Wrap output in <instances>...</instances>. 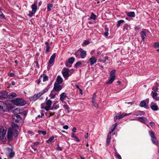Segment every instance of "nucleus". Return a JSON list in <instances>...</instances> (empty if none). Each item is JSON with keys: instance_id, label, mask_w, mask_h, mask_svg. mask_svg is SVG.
<instances>
[{"instance_id": "obj_1", "label": "nucleus", "mask_w": 159, "mask_h": 159, "mask_svg": "<svg viewBox=\"0 0 159 159\" xmlns=\"http://www.w3.org/2000/svg\"><path fill=\"white\" fill-rule=\"evenodd\" d=\"M49 89V87L48 86L44 89L39 92V93L35 94L32 97L30 98V100L32 101H35L37 99H39V98L42 95H43L44 93L48 92Z\"/></svg>"}, {"instance_id": "obj_2", "label": "nucleus", "mask_w": 159, "mask_h": 159, "mask_svg": "<svg viewBox=\"0 0 159 159\" xmlns=\"http://www.w3.org/2000/svg\"><path fill=\"white\" fill-rule=\"evenodd\" d=\"M11 102L17 106H23L26 103V102L22 98H16L12 100Z\"/></svg>"}, {"instance_id": "obj_3", "label": "nucleus", "mask_w": 159, "mask_h": 159, "mask_svg": "<svg viewBox=\"0 0 159 159\" xmlns=\"http://www.w3.org/2000/svg\"><path fill=\"white\" fill-rule=\"evenodd\" d=\"M18 135V134H16L14 132L12 131L11 129H9L7 134V136L8 139L10 141H12L13 137H16Z\"/></svg>"}, {"instance_id": "obj_4", "label": "nucleus", "mask_w": 159, "mask_h": 159, "mask_svg": "<svg viewBox=\"0 0 159 159\" xmlns=\"http://www.w3.org/2000/svg\"><path fill=\"white\" fill-rule=\"evenodd\" d=\"M56 53H54L51 56L50 60L49 61V64L47 66V70H50V67L54 64V62L55 58L56 57Z\"/></svg>"}, {"instance_id": "obj_5", "label": "nucleus", "mask_w": 159, "mask_h": 159, "mask_svg": "<svg viewBox=\"0 0 159 159\" xmlns=\"http://www.w3.org/2000/svg\"><path fill=\"white\" fill-rule=\"evenodd\" d=\"M131 114V113H124L121 114L120 113L117 114L116 116L114 117V120L115 122L116 121L117 119H120L123 118V117L127 116H129Z\"/></svg>"}, {"instance_id": "obj_6", "label": "nucleus", "mask_w": 159, "mask_h": 159, "mask_svg": "<svg viewBox=\"0 0 159 159\" xmlns=\"http://www.w3.org/2000/svg\"><path fill=\"white\" fill-rule=\"evenodd\" d=\"M152 90H153V91L151 92V95L152 96V98L156 100H159V97H157V91L158 90L157 87L156 88H155L154 87H153L152 88Z\"/></svg>"}, {"instance_id": "obj_7", "label": "nucleus", "mask_w": 159, "mask_h": 159, "mask_svg": "<svg viewBox=\"0 0 159 159\" xmlns=\"http://www.w3.org/2000/svg\"><path fill=\"white\" fill-rule=\"evenodd\" d=\"M32 12H30L28 14V16L30 17L32 16L34 14L37 10V5L35 4H33L31 6Z\"/></svg>"}, {"instance_id": "obj_8", "label": "nucleus", "mask_w": 159, "mask_h": 159, "mask_svg": "<svg viewBox=\"0 0 159 159\" xmlns=\"http://www.w3.org/2000/svg\"><path fill=\"white\" fill-rule=\"evenodd\" d=\"M7 108V104L2 101H0V111H6Z\"/></svg>"}, {"instance_id": "obj_9", "label": "nucleus", "mask_w": 159, "mask_h": 159, "mask_svg": "<svg viewBox=\"0 0 159 159\" xmlns=\"http://www.w3.org/2000/svg\"><path fill=\"white\" fill-rule=\"evenodd\" d=\"M8 98L7 92L5 90L0 92V99L4 100Z\"/></svg>"}, {"instance_id": "obj_10", "label": "nucleus", "mask_w": 159, "mask_h": 159, "mask_svg": "<svg viewBox=\"0 0 159 159\" xmlns=\"http://www.w3.org/2000/svg\"><path fill=\"white\" fill-rule=\"evenodd\" d=\"M19 128L18 125L15 123H12V127L9 129H11L12 130L15 132L16 134H18V129Z\"/></svg>"}, {"instance_id": "obj_11", "label": "nucleus", "mask_w": 159, "mask_h": 159, "mask_svg": "<svg viewBox=\"0 0 159 159\" xmlns=\"http://www.w3.org/2000/svg\"><path fill=\"white\" fill-rule=\"evenodd\" d=\"M48 97H47L46 99V104L47 107H45V109L46 111H48L49 110H51V105L52 103V101L50 99H48Z\"/></svg>"}, {"instance_id": "obj_12", "label": "nucleus", "mask_w": 159, "mask_h": 159, "mask_svg": "<svg viewBox=\"0 0 159 159\" xmlns=\"http://www.w3.org/2000/svg\"><path fill=\"white\" fill-rule=\"evenodd\" d=\"M12 119L14 121L16 122H20L22 121V118L19 115H14L12 116Z\"/></svg>"}, {"instance_id": "obj_13", "label": "nucleus", "mask_w": 159, "mask_h": 159, "mask_svg": "<svg viewBox=\"0 0 159 159\" xmlns=\"http://www.w3.org/2000/svg\"><path fill=\"white\" fill-rule=\"evenodd\" d=\"M69 70L67 68H64L62 70V74L63 77L66 78L68 77L69 75Z\"/></svg>"}, {"instance_id": "obj_14", "label": "nucleus", "mask_w": 159, "mask_h": 159, "mask_svg": "<svg viewBox=\"0 0 159 159\" xmlns=\"http://www.w3.org/2000/svg\"><path fill=\"white\" fill-rule=\"evenodd\" d=\"M6 130L3 127L0 128V139L2 140L6 134Z\"/></svg>"}, {"instance_id": "obj_15", "label": "nucleus", "mask_w": 159, "mask_h": 159, "mask_svg": "<svg viewBox=\"0 0 159 159\" xmlns=\"http://www.w3.org/2000/svg\"><path fill=\"white\" fill-rule=\"evenodd\" d=\"M135 120H137L140 121L144 123L147 125V126L148 127H149V125L147 124V123H148V121L146 118L144 117H139L137 118Z\"/></svg>"}, {"instance_id": "obj_16", "label": "nucleus", "mask_w": 159, "mask_h": 159, "mask_svg": "<svg viewBox=\"0 0 159 159\" xmlns=\"http://www.w3.org/2000/svg\"><path fill=\"white\" fill-rule=\"evenodd\" d=\"M60 84L58 83H57V82H55L53 89L55 91H59L61 89L62 87Z\"/></svg>"}, {"instance_id": "obj_17", "label": "nucleus", "mask_w": 159, "mask_h": 159, "mask_svg": "<svg viewBox=\"0 0 159 159\" xmlns=\"http://www.w3.org/2000/svg\"><path fill=\"white\" fill-rule=\"evenodd\" d=\"M13 112L15 115H18V114H23V115H25V111H20V109L16 108L14 110Z\"/></svg>"}, {"instance_id": "obj_18", "label": "nucleus", "mask_w": 159, "mask_h": 159, "mask_svg": "<svg viewBox=\"0 0 159 159\" xmlns=\"http://www.w3.org/2000/svg\"><path fill=\"white\" fill-rule=\"evenodd\" d=\"M79 51L80 52V55L82 58H84L85 57L86 55V52L83 49H81Z\"/></svg>"}, {"instance_id": "obj_19", "label": "nucleus", "mask_w": 159, "mask_h": 159, "mask_svg": "<svg viewBox=\"0 0 159 159\" xmlns=\"http://www.w3.org/2000/svg\"><path fill=\"white\" fill-rule=\"evenodd\" d=\"M151 109L154 111H156L158 110V107L156 104L154 102H152L151 104Z\"/></svg>"}, {"instance_id": "obj_20", "label": "nucleus", "mask_w": 159, "mask_h": 159, "mask_svg": "<svg viewBox=\"0 0 159 159\" xmlns=\"http://www.w3.org/2000/svg\"><path fill=\"white\" fill-rule=\"evenodd\" d=\"M63 79L62 77L60 75H58L57 78L55 82L61 84L63 82Z\"/></svg>"}, {"instance_id": "obj_21", "label": "nucleus", "mask_w": 159, "mask_h": 159, "mask_svg": "<svg viewBox=\"0 0 159 159\" xmlns=\"http://www.w3.org/2000/svg\"><path fill=\"white\" fill-rule=\"evenodd\" d=\"M133 115L136 116H145V113L143 111H136L135 112Z\"/></svg>"}, {"instance_id": "obj_22", "label": "nucleus", "mask_w": 159, "mask_h": 159, "mask_svg": "<svg viewBox=\"0 0 159 159\" xmlns=\"http://www.w3.org/2000/svg\"><path fill=\"white\" fill-rule=\"evenodd\" d=\"M89 60L90 65H93L94 63H96L97 61V59L94 57L93 56H92V57H91L90 58Z\"/></svg>"}, {"instance_id": "obj_23", "label": "nucleus", "mask_w": 159, "mask_h": 159, "mask_svg": "<svg viewBox=\"0 0 159 159\" xmlns=\"http://www.w3.org/2000/svg\"><path fill=\"white\" fill-rule=\"evenodd\" d=\"M141 37L142 39V40L144 41L145 39L146 36V32L144 31H142L140 33Z\"/></svg>"}, {"instance_id": "obj_24", "label": "nucleus", "mask_w": 159, "mask_h": 159, "mask_svg": "<svg viewBox=\"0 0 159 159\" xmlns=\"http://www.w3.org/2000/svg\"><path fill=\"white\" fill-rule=\"evenodd\" d=\"M8 98L11 99L17 97V95L15 93H11L8 95Z\"/></svg>"}, {"instance_id": "obj_25", "label": "nucleus", "mask_w": 159, "mask_h": 159, "mask_svg": "<svg viewBox=\"0 0 159 159\" xmlns=\"http://www.w3.org/2000/svg\"><path fill=\"white\" fill-rule=\"evenodd\" d=\"M111 132H110L108 134L107 138V144L108 145L110 142V141L111 139Z\"/></svg>"}, {"instance_id": "obj_26", "label": "nucleus", "mask_w": 159, "mask_h": 159, "mask_svg": "<svg viewBox=\"0 0 159 159\" xmlns=\"http://www.w3.org/2000/svg\"><path fill=\"white\" fill-rule=\"evenodd\" d=\"M60 99L61 101H63L66 97V95L64 93H63L60 95Z\"/></svg>"}, {"instance_id": "obj_27", "label": "nucleus", "mask_w": 159, "mask_h": 159, "mask_svg": "<svg viewBox=\"0 0 159 159\" xmlns=\"http://www.w3.org/2000/svg\"><path fill=\"white\" fill-rule=\"evenodd\" d=\"M53 5L52 4L48 3L47 4V10L48 11H50L52 9V8H53Z\"/></svg>"}, {"instance_id": "obj_28", "label": "nucleus", "mask_w": 159, "mask_h": 159, "mask_svg": "<svg viewBox=\"0 0 159 159\" xmlns=\"http://www.w3.org/2000/svg\"><path fill=\"white\" fill-rule=\"evenodd\" d=\"M39 144V142H36L32 144L31 147L34 149V151H35L36 150V147Z\"/></svg>"}, {"instance_id": "obj_29", "label": "nucleus", "mask_w": 159, "mask_h": 159, "mask_svg": "<svg viewBox=\"0 0 159 159\" xmlns=\"http://www.w3.org/2000/svg\"><path fill=\"white\" fill-rule=\"evenodd\" d=\"M152 143L156 145L158 144V141L157 140L156 137L151 139Z\"/></svg>"}, {"instance_id": "obj_30", "label": "nucleus", "mask_w": 159, "mask_h": 159, "mask_svg": "<svg viewBox=\"0 0 159 159\" xmlns=\"http://www.w3.org/2000/svg\"><path fill=\"white\" fill-rule=\"evenodd\" d=\"M126 15L127 16L132 17H134L135 16V13L133 11L128 12Z\"/></svg>"}, {"instance_id": "obj_31", "label": "nucleus", "mask_w": 159, "mask_h": 159, "mask_svg": "<svg viewBox=\"0 0 159 159\" xmlns=\"http://www.w3.org/2000/svg\"><path fill=\"white\" fill-rule=\"evenodd\" d=\"M115 75H113L111 76V78L109 79V80L107 83V84H110L112 83L115 80Z\"/></svg>"}, {"instance_id": "obj_32", "label": "nucleus", "mask_w": 159, "mask_h": 159, "mask_svg": "<svg viewBox=\"0 0 159 159\" xmlns=\"http://www.w3.org/2000/svg\"><path fill=\"white\" fill-rule=\"evenodd\" d=\"M56 93L54 91H52L50 95L51 98H54L55 97Z\"/></svg>"}, {"instance_id": "obj_33", "label": "nucleus", "mask_w": 159, "mask_h": 159, "mask_svg": "<svg viewBox=\"0 0 159 159\" xmlns=\"http://www.w3.org/2000/svg\"><path fill=\"white\" fill-rule=\"evenodd\" d=\"M63 108L65 109V111L66 112L69 113L70 112L69 109H70L68 106L66 104L63 106Z\"/></svg>"}, {"instance_id": "obj_34", "label": "nucleus", "mask_w": 159, "mask_h": 159, "mask_svg": "<svg viewBox=\"0 0 159 159\" xmlns=\"http://www.w3.org/2000/svg\"><path fill=\"white\" fill-rule=\"evenodd\" d=\"M74 61H75V58L73 57H71L70 58L68 59V62L69 63H70L71 64H72L74 62Z\"/></svg>"}, {"instance_id": "obj_35", "label": "nucleus", "mask_w": 159, "mask_h": 159, "mask_svg": "<svg viewBox=\"0 0 159 159\" xmlns=\"http://www.w3.org/2000/svg\"><path fill=\"white\" fill-rule=\"evenodd\" d=\"M81 64L82 63L80 61H78L75 64V68H78Z\"/></svg>"}, {"instance_id": "obj_36", "label": "nucleus", "mask_w": 159, "mask_h": 159, "mask_svg": "<svg viewBox=\"0 0 159 159\" xmlns=\"http://www.w3.org/2000/svg\"><path fill=\"white\" fill-rule=\"evenodd\" d=\"M57 103V102H55L53 104V105L52 109H57L59 108V105L58 104L56 105Z\"/></svg>"}, {"instance_id": "obj_37", "label": "nucleus", "mask_w": 159, "mask_h": 159, "mask_svg": "<svg viewBox=\"0 0 159 159\" xmlns=\"http://www.w3.org/2000/svg\"><path fill=\"white\" fill-rule=\"evenodd\" d=\"M45 44L46 45V48L45 50V51L48 52L50 50V46L48 45V43L47 42H45Z\"/></svg>"}, {"instance_id": "obj_38", "label": "nucleus", "mask_w": 159, "mask_h": 159, "mask_svg": "<svg viewBox=\"0 0 159 159\" xmlns=\"http://www.w3.org/2000/svg\"><path fill=\"white\" fill-rule=\"evenodd\" d=\"M119 123L118 122L116 123L115 124L113 125L111 128V131L110 132H112L114 131L117 125V124Z\"/></svg>"}, {"instance_id": "obj_39", "label": "nucleus", "mask_w": 159, "mask_h": 159, "mask_svg": "<svg viewBox=\"0 0 159 159\" xmlns=\"http://www.w3.org/2000/svg\"><path fill=\"white\" fill-rule=\"evenodd\" d=\"M124 20H120L118 21V22H117V23L116 25V26L117 27H119L120 26L121 24V23H124Z\"/></svg>"}, {"instance_id": "obj_40", "label": "nucleus", "mask_w": 159, "mask_h": 159, "mask_svg": "<svg viewBox=\"0 0 159 159\" xmlns=\"http://www.w3.org/2000/svg\"><path fill=\"white\" fill-rule=\"evenodd\" d=\"M149 135L150 137H151V139L155 137L154 132H153L152 131H149Z\"/></svg>"}, {"instance_id": "obj_41", "label": "nucleus", "mask_w": 159, "mask_h": 159, "mask_svg": "<svg viewBox=\"0 0 159 159\" xmlns=\"http://www.w3.org/2000/svg\"><path fill=\"white\" fill-rule=\"evenodd\" d=\"M90 18L93 20H95L96 19V16L93 12L91 13Z\"/></svg>"}, {"instance_id": "obj_42", "label": "nucleus", "mask_w": 159, "mask_h": 159, "mask_svg": "<svg viewBox=\"0 0 159 159\" xmlns=\"http://www.w3.org/2000/svg\"><path fill=\"white\" fill-rule=\"evenodd\" d=\"M105 31V32L104 33V35L106 37L108 35V29L107 27H105L104 28Z\"/></svg>"}, {"instance_id": "obj_43", "label": "nucleus", "mask_w": 159, "mask_h": 159, "mask_svg": "<svg viewBox=\"0 0 159 159\" xmlns=\"http://www.w3.org/2000/svg\"><path fill=\"white\" fill-rule=\"evenodd\" d=\"M146 105V102L144 101H142L140 104V106L141 107H144Z\"/></svg>"}, {"instance_id": "obj_44", "label": "nucleus", "mask_w": 159, "mask_h": 159, "mask_svg": "<svg viewBox=\"0 0 159 159\" xmlns=\"http://www.w3.org/2000/svg\"><path fill=\"white\" fill-rule=\"evenodd\" d=\"M54 139V137L53 136H52L47 141V142L48 143H51Z\"/></svg>"}, {"instance_id": "obj_45", "label": "nucleus", "mask_w": 159, "mask_h": 159, "mask_svg": "<svg viewBox=\"0 0 159 159\" xmlns=\"http://www.w3.org/2000/svg\"><path fill=\"white\" fill-rule=\"evenodd\" d=\"M71 137L72 138H75V139L77 141H78V142H79L80 141V139L78 138V137L74 135V133H72V134L71 135Z\"/></svg>"}, {"instance_id": "obj_46", "label": "nucleus", "mask_w": 159, "mask_h": 159, "mask_svg": "<svg viewBox=\"0 0 159 159\" xmlns=\"http://www.w3.org/2000/svg\"><path fill=\"white\" fill-rule=\"evenodd\" d=\"M43 81L45 82L48 80V78L47 76L46 75H43Z\"/></svg>"}, {"instance_id": "obj_47", "label": "nucleus", "mask_w": 159, "mask_h": 159, "mask_svg": "<svg viewBox=\"0 0 159 159\" xmlns=\"http://www.w3.org/2000/svg\"><path fill=\"white\" fill-rule=\"evenodd\" d=\"M38 132L39 134L41 133L43 135H45L46 134V132L45 131L38 130Z\"/></svg>"}, {"instance_id": "obj_48", "label": "nucleus", "mask_w": 159, "mask_h": 159, "mask_svg": "<svg viewBox=\"0 0 159 159\" xmlns=\"http://www.w3.org/2000/svg\"><path fill=\"white\" fill-rule=\"evenodd\" d=\"M115 155L118 158V159H122L121 156L117 152H116L115 153Z\"/></svg>"}, {"instance_id": "obj_49", "label": "nucleus", "mask_w": 159, "mask_h": 159, "mask_svg": "<svg viewBox=\"0 0 159 159\" xmlns=\"http://www.w3.org/2000/svg\"><path fill=\"white\" fill-rule=\"evenodd\" d=\"M116 71V70H111L110 73V76H111L113 75H115V73Z\"/></svg>"}, {"instance_id": "obj_50", "label": "nucleus", "mask_w": 159, "mask_h": 159, "mask_svg": "<svg viewBox=\"0 0 159 159\" xmlns=\"http://www.w3.org/2000/svg\"><path fill=\"white\" fill-rule=\"evenodd\" d=\"M154 47L155 48H159V42H157L155 43L154 44Z\"/></svg>"}, {"instance_id": "obj_51", "label": "nucleus", "mask_w": 159, "mask_h": 159, "mask_svg": "<svg viewBox=\"0 0 159 159\" xmlns=\"http://www.w3.org/2000/svg\"><path fill=\"white\" fill-rule=\"evenodd\" d=\"M14 155L15 153L14 152H11L9 154V157L10 158H11L14 156Z\"/></svg>"}, {"instance_id": "obj_52", "label": "nucleus", "mask_w": 159, "mask_h": 159, "mask_svg": "<svg viewBox=\"0 0 159 159\" xmlns=\"http://www.w3.org/2000/svg\"><path fill=\"white\" fill-rule=\"evenodd\" d=\"M96 97V95L95 93H94L93 95L92 101H95Z\"/></svg>"}, {"instance_id": "obj_53", "label": "nucleus", "mask_w": 159, "mask_h": 159, "mask_svg": "<svg viewBox=\"0 0 159 159\" xmlns=\"http://www.w3.org/2000/svg\"><path fill=\"white\" fill-rule=\"evenodd\" d=\"M92 102L95 107H98V105L95 102V101H92Z\"/></svg>"}, {"instance_id": "obj_54", "label": "nucleus", "mask_w": 159, "mask_h": 159, "mask_svg": "<svg viewBox=\"0 0 159 159\" xmlns=\"http://www.w3.org/2000/svg\"><path fill=\"white\" fill-rule=\"evenodd\" d=\"M56 150L58 151H61L62 150V148L60 147L59 144L57 145V147L56 148Z\"/></svg>"}, {"instance_id": "obj_55", "label": "nucleus", "mask_w": 159, "mask_h": 159, "mask_svg": "<svg viewBox=\"0 0 159 159\" xmlns=\"http://www.w3.org/2000/svg\"><path fill=\"white\" fill-rule=\"evenodd\" d=\"M44 116V114L43 113H41V115H39L37 116V117L38 118H42Z\"/></svg>"}, {"instance_id": "obj_56", "label": "nucleus", "mask_w": 159, "mask_h": 159, "mask_svg": "<svg viewBox=\"0 0 159 159\" xmlns=\"http://www.w3.org/2000/svg\"><path fill=\"white\" fill-rule=\"evenodd\" d=\"M43 78L42 76H41L37 82V84H39L41 82V79Z\"/></svg>"}, {"instance_id": "obj_57", "label": "nucleus", "mask_w": 159, "mask_h": 159, "mask_svg": "<svg viewBox=\"0 0 159 159\" xmlns=\"http://www.w3.org/2000/svg\"><path fill=\"white\" fill-rule=\"evenodd\" d=\"M89 42L88 40H85L84 42V43L85 45H87L89 44Z\"/></svg>"}, {"instance_id": "obj_58", "label": "nucleus", "mask_w": 159, "mask_h": 159, "mask_svg": "<svg viewBox=\"0 0 159 159\" xmlns=\"http://www.w3.org/2000/svg\"><path fill=\"white\" fill-rule=\"evenodd\" d=\"M45 103H42L41 104V107L42 109H45Z\"/></svg>"}, {"instance_id": "obj_59", "label": "nucleus", "mask_w": 159, "mask_h": 159, "mask_svg": "<svg viewBox=\"0 0 159 159\" xmlns=\"http://www.w3.org/2000/svg\"><path fill=\"white\" fill-rule=\"evenodd\" d=\"M150 125L152 127H153L154 125V123L153 122H150Z\"/></svg>"}, {"instance_id": "obj_60", "label": "nucleus", "mask_w": 159, "mask_h": 159, "mask_svg": "<svg viewBox=\"0 0 159 159\" xmlns=\"http://www.w3.org/2000/svg\"><path fill=\"white\" fill-rule=\"evenodd\" d=\"M69 128V127L67 125H65L63 126V128L65 129H68Z\"/></svg>"}, {"instance_id": "obj_61", "label": "nucleus", "mask_w": 159, "mask_h": 159, "mask_svg": "<svg viewBox=\"0 0 159 159\" xmlns=\"http://www.w3.org/2000/svg\"><path fill=\"white\" fill-rule=\"evenodd\" d=\"M69 63L68 62H66V63L65 64L66 66L67 67H70L71 66V65H69Z\"/></svg>"}, {"instance_id": "obj_62", "label": "nucleus", "mask_w": 159, "mask_h": 159, "mask_svg": "<svg viewBox=\"0 0 159 159\" xmlns=\"http://www.w3.org/2000/svg\"><path fill=\"white\" fill-rule=\"evenodd\" d=\"M89 136L88 133H87L84 135L85 138L87 139L88 138Z\"/></svg>"}, {"instance_id": "obj_63", "label": "nucleus", "mask_w": 159, "mask_h": 159, "mask_svg": "<svg viewBox=\"0 0 159 159\" xmlns=\"http://www.w3.org/2000/svg\"><path fill=\"white\" fill-rule=\"evenodd\" d=\"M9 75L10 77H13L14 75V73L13 72H11L10 73Z\"/></svg>"}, {"instance_id": "obj_64", "label": "nucleus", "mask_w": 159, "mask_h": 159, "mask_svg": "<svg viewBox=\"0 0 159 159\" xmlns=\"http://www.w3.org/2000/svg\"><path fill=\"white\" fill-rule=\"evenodd\" d=\"M108 57H105L104 58H103V59L105 61H106L107 60H108Z\"/></svg>"}]
</instances>
